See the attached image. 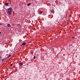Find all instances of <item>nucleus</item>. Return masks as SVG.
<instances>
[{
  "label": "nucleus",
  "instance_id": "f257e3e1",
  "mask_svg": "<svg viewBox=\"0 0 80 80\" xmlns=\"http://www.w3.org/2000/svg\"><path fill=\"white\" fill-rule=\"evenodd\" d=\"M12 8H9L8 9V10L7 11V13H8V15H11V14H12Z\"/></svg>",
  "mask_w": 80,
  "mask_h": 80
},
{
  "label": "nucleus",
  "instance_id": "f03ea898",
  "mask_svg": "<svg viewBox=\"0 0 80 80\" xmlns=\"http://www.w3.org/2000/svg\"><path fill=\"white\" fill-rule=\"evenodd\" d=\"M8 3L6 2V3L5 4V5H6V6H8Z\"/></svg>",
  "mask_w": 80,
  "mask_h": 80
},
{
  "label": "nucleus",
  "instance_id": "7ed1b4c3",
  "mask_svg": "<svg viewBox=\"0 0 80 80\" xmlns=\"http://www.w3.org/2000/svg\"><path fill=\"white\" fill-rule=\"evenodd\" d=\"M19 65L20 66H22V65H23V63L20 62L19 63Z\"/></svg>",
  "mask_w": 80,
  "mask_h": 80
},
{
  "label": "nucleus",
  "instance_id": "20e7f679",
  "mask_svg": "<svg viewBox=\"0 0 80 80\" xmlns=\"http://www.w3.org/2000/svg\"><path fill=\"white\" fill-rule=\"evenodd\" d=\"M26 45V43L25 42H23L22 43V45Z\"/></svg>",
  "mask_w": 80,
  "mask_h": 80
},
{
  "label": "nucleus",
  "instance_id": "39448f33",
  "mask_svg": "<svg viewBox=\"0 0 80 80\" xmlns=\"http://www.w3.org/2000/svg\"><path fill=\"white\" fill-rule=\"evenodd\" d=\"M30 5H31V3H28L27 5V6H30Z\"/></svg>",
  "mask_w": 80,
  "mask_h": 80
},
{
  "label": "nucleus",
  "instance_id": "423d86ee",
  "mask_svg": "<svg viewBox=\"0 0 80 80\" xmlns=\"http://www.w3.org/2000/svg\"><path fill=\"white\" fill-rule=\"evenodd\" d=\"M7 26H8V27H10V24H8L7 25Z\"/></svg>",
  "mask_w": 80,
  "mask_h": 80
},
{
  "label": "nucleus",
  "instance_id": "0eeeda50",
  "mask_svg": "<svg viewBox=\"0 0 80 80\" xmlns=\"http://www.w3.org/2000/svg\"><path fill=\"white\" fill-rule=\"evenodd\" d=\"M39 13H43V12L39 11Z\"/></svg>",
  "mask_w": 80,
  "mask_h": 80
},
{
  "label": "nucleus",
  "instance_id": "6e6552de",
  "mask_svg": "<svg viewBox=\"0 0 80 80\" xmlns=\"http://www.w3.org/2000/svg\"><path fill=\"white\" fill-rule=\"evenodd\" d=\"M11 57V55L10 54H9L8 56V57Z\"/></svg>",
  "mask_w": 80,
  "mask_h": 80
},
{
  "label": "nucleus",
  "instance_id": "1a4fd4ad",
  "mask_svg": "<svg viewBox=\"0 0 80 80\" xmlns=\"http://www.w3.org/2000/svg\"><path fill=\"white\" fill-rule=\"evenodd\" d=\"M2 59V57L1 56H0V59Z\"/></svg>",
  "mask_w": 80,
  "mask_h": 80
},
{
  "label": "nucleus",
  "instance_id": "9d476101",
  "mask_svg": "<svg viewBox=\"0 0 80 80\" xmlns=\"http://www.w3.org/2000/svg\"><path fill=\"white\" fill-rule=\"evenodd\" d=\"M11 66H13V64H11Z\"/></svg>",
  "mask_w": 80,
  "mask_h": 80
},
{
  "label": "nucleus",
  "instance_id": "9b49d317",
  "mask_svg": "<svg viewBox=\"0 0 80 80\" xmlns=\"http://www.w3.org/2000/svg\"><path fill=\"white\" fill-rule=\"evenodd\" d=\"M35 56H34V59H35Z\"/></svg>",
  "mask_w": 80,
  "mask_h": 80
},
{
  "label": "nucleus",
  "instance_id": "f8f14e48",
  "mask_svg": "<svg viewBox=\"0 0 80 80\" xmlns=\"http://www.w3.org/2000/svg\"><path fill=\"white\" fill-rule=\"evenodd\" d=\"M3 60H4V59H2V62H3Z\"/></svg>",
  "mask_w": 80,
  "mask_h": 80
},
{
  "label": "nucleus",
  "instance_id": "ddd939ff",
  "mask_svg": "<svg viewBox=\"0 0 80 80\" xmlns=\"http://www.w3.org/2000/svg\"><path fill=\"white\" fill-rule=\"evenodd\" d=\"M0 25H2V24H0Z\"/></svg>",
  "mask_w": 80,
  "mask_h": 80
},
{
  "label": "nucleus",
  "instance_id": "4468645a",
  "mask_svg": "<svg viewBox=\"0 0 80 80\" xmlns=\"http://www.w3.org/2000/svg\"><path fill=\"white\" fill-rule=\"evenodd\" d=\"M0 34H1V32H0Z\"/></svg>",
  "mask_w": 80,
  "mask_h": 80
}]
</instances>
